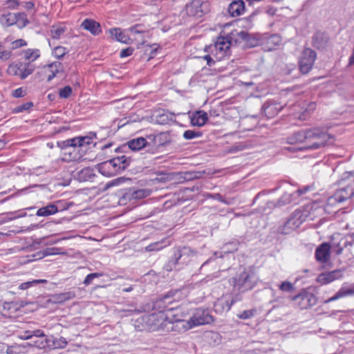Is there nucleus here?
I'll use <instances>...</instances> for the list:
<instances>
[{
  "label": "nucleus",
  "instance_id": "1",
  "mask_svg": "<svg viewBox=\"0 0 354 354\" xmlns=\"http://www.w3.org/2000/svg\"><path fill=\"white\" fill-rule=\"evenodd\" d=\"M230 283L233 286V291L236 292L232 297L230 304L226 302L225 305L222 300H218L215 304V311L222 312L225 310H230L233 304L242 299L241 294L251 290L255 286V282L248 272L243 271L239 275L230 279Z\"/></svg>",
  "mask_w": 354,
  "mask_h": 354
},
{
  "label": "nucleus",
  "instance_id": "2",
  "mask_svg": "<svg viewBox=\"0 0 354 354\" xmlns=\"http://www.w3.org/2000/svg\"><path fill=\"white\" fill-rule=\"evenodd\" d=\"M180 293L178 290L169 291L153 302L152 309L161 314L166 312V315L181 312V308L178 306H174L179 299L178 295Z\"/></svg>",
  "mask_w": 354,
  "mask_h": 354
},
{
  "label": "nucleus",
  "instance_id": "3",
  "mask_svg": "<svg viewBox=\"0 0 354 354\" xmlns=\"http://www.w3.org/2000/svg\"><path fill=\"white\" fill-rule=\"evenodd\" d=\"M310 215L309 205H306L301 208L296 209L286 221V222L280 226L277 231L281 234H289L295 229L299 227Z\"/></svg>",
  "mask_w": 354,
  "mask_h": 354
},
{
  "label": "nucleus",
  "instance_id": "4",
  "mask_svg": "<svg viewBox=\"0 0 354 354\" xmlns=\"http://www.w3.org/2000/svg\"><path fill=\"white\" fill-rule=\"evenodd\" d=\"M234 33L231 32L226 37H218L214 45L209 46V51L217 60H221L229 56L230 46L233 44Z\"/></svg>",
  "mask_w": 354,
  "mask_h": 354
},
{
  "label": "nucleus",
  "instance_id": "5",
  "mask_svg": "<svg viewBox=\"0 0 354 354\" xmlns=\"http://www.w3.org/2000/svg\"><path fill=\"white\" fill-rule=\"evenodd\" d=\"M170 318V315H164L161 313H151L145 315L141 317L142 323L145 325V329L150 331L163 330L167 324V319Z\"/></svg>",
  "mask_w": 354,
  "mask_h": 354
},
{
  "label": "nucleus",
  "instance_id": "6",
  "mask_svg": "<svg viewBox=\"0 0 354 354\" xmlns=\"http://www.w3.org/2000/svg\"><path fill=\"white\" fill-rule=\"evenodd\" d=\"M35 69V66L30 62L13 63L8 66L7 73L10 75L19 76L24 80L31 75Z\"/></svg>",
  "mask_w": 354,
  "mask_h": 354
},
{
  "label": "nucleus",
  "instance_id": "7",
  "mask_svg": "<svg viewBox=\"0 0 354 354\" xmlns=\"http://www.w3.org/2000/svg\"><path fill=\"white\" fill-rule=\"evenodd\" d=\"M183 318L182 311L170 315V318L167 319L165 326V330L181 333L191 328L192 326L188 322L185 323Z\"/></svg>",
  "mask_w": 354,
  "mask_h": 354
},
{
  "label": "nucleus",
  "instance_id": "8",
  "mask_svg": "<svg viewBox=\"0 0 354 354\" xmlns=\"http://www.w3.org/2000/svg\"><path fill=\"white\" fill-rule=\"evenodd\" d=\"M185 10L188 15L201 17L210 10V4L206 0H192L185 6Z\"/></svg>",
  "mask_w": 354,
  "mask_h": 354
},
{
  "label": "nucleus",
  "instance_id": "9",
  "mask_svg": "<svg viewBox=\"0 0 354 354\" xmlns=\"http://www.w3.org/2000/svg\"><path fill=\"white\" fill-rule=\"evenodd\" d=\"M330 249L337 255L340 254L343 251V248L340 247L339 243H333L330 245L329 243H323L315 251V259L317 261L321 263H326L329 261Z\"/></svg>",
  "mask_w": 354,
  "mask_h": 354
},
{
  "label": "nucleus",
  "instance_id": "10",
  "mask_svg": "<svg viewBox=\"0 0 354 354\" xmlns=\"http://www.w3.org/2000/svg\"><path fill=\"white\" fill-rule=\"evenodd\" d=\"M351 182L347 183L346 185L341 187L335 193L330 196L328 199V203L330 205H334L336 203H342L346 199L354 196V192L353 185L354 180H351Z\"/></svg>",
  "mask_w": 354,
  "mask_h": 354
},
{
  "label": "nucleus",
  "instance_id": "11",
  "mask_svg": "<svg viewBox=\"0 0 354 354\" xmlns=\"http://www.w3.org/2000/svg\"><path fill=\"white\" fill-rule=\"evenodd\" d=\"M331 138L330 136L324 129H311V149L324 147Z\"/></svg>",
  "mask_w": 354,
  "mask_h": 354
},
{
  "label": "nucleus",
  "instance_id": "12",
  "mask_svg": "<svg viewBox=\"0 0 354 354\" xmlns=\"http://www.w3.org/2000/svg\"><path fill=\"white\" fill-rule=\"evenodd\" d=\"M213 317L207 309L198 308L187 322L192 328L200 325L209 324L213 322Z\"/></svg>",
  "mask_w": 354,
  "mask_h": 354
},
{
  "label": "nucleus",
  "instance_id": "13",
  "mask_svg": "<svg viewBox=\"0 0 354 354\" xmlns=\"http://www.w3.org/2000/svg\"><path fill=\"white\" fill-rule=\"evenodd\" d=\"M196 250L188 246L179 247L174 252L176 259L178 260L182 268L184 266L187 265L192 259L196 255Z\"/></svg>",
  "mask_w": 354,
  "mask_h": 354
},
{
  "label": "nucleus",
  "instance_id": "14",
  "mask_svg": "<svg viewBox=\"0 0 354 354\" xmlns=\"http://www.w3.org/2000/svg\"><path fill=\"white\" fill-rule=\"evenodd\" d=\"M344 269H337L330 272L321 273L317 278V281L321 285H326L334 281L343 278Z\"/></svg>",
  "mask_w": 354,
  "mask_h": 354
},
{
  "label": "nucleus",
  "instance_id": "15",
  "mask_svg": "<svg viewBox=\"0 0 354 354\" xmlns=\"http://www.w3.org/2000/svg\"><path fill=\"white\" fill-rule=\"evenodd\" d=\"M149 145L147 140L142 137L132 139L127 142V144L122 147H117L115 149V152L124 151L126 149L132 151H139Z\"/></svg>",
  "mask_w": 354,
  "mask_h": 354
},
{
  "label": "nucleus",
  "instance_id": "16",
  "mask_svg": "<svg viewBox=\"0 0 354 354\" xmlns=\"http://www.w3.org/2000/svg\"><path fill=\"white\" fill-rule=\"evenodd\" d=\"M111 164V167L115 174H120L121 171L125 170L131 162V157H127L124 155L117 156L109 160Z\"/></svg>",
  "mask_w": 354,
  "mask_h": 354
},
{
  "label": "nucleus",
  "instance_id": "17",
  "mask_svg": "<svg viewBox=\"0 0 354 354\" xmlns=\"http://www.w3.org/2000/svg\"><path fill=\"white\" fill-rule=\"evenodd\" d=\"M147 138L158 147L165 146L171 142V136L169 132H160L156 135H149Z\"/></svg>",
  "mask_w": 354,
  "mask_h": 354
},
{
  "label": "nucleus",
  "instance_id": "18",
  "mask_svg": "<svg viewBox=\"0 0 354 354\" xmlns=\"http://www.w3.org/2000/svg\"><path fill=\"white\" fill-rule=\"evenodd\" d=\"M308 189H309V187L308 186H306L303 189H297L293 194L285 193L278 200L277 203L276 205L278 206V207H281V206L285 205L286 204L292 203V202H294L293 198H295V196H299L300 195L306 193L308 191Z\"/></svg>",
  "mask_w": 354,
  "mask_h": 354
},
{
  "label": "nucleus",
  "instance_id": "19",
  "mask_svg": "<svg viewBox=\"0 0 354 354\" xmlns=\"http://www.w3.org/2000/svg\"><path fill=\"white\" fill-rule=\"evenodd\" d=\"M354 295V283L351 285H347V283H344L340 289L333 295L332 297L329 298L326 302H331L336 301L339 299L346 297L348 296H351Z\"/></svg>",
  "mask_w": 354,
  "mask_h": 354
},
{
  "label": "nucleus",
  "instance_id": "20",
  "mask_svg": "<svg viewBox=\"0 0 354 354\" xmlns=\"http://www.w3.org/2000/svg\"><path fill=\"white\" fill-rule=\"evenodd\" d=\"M81 27L89 31L93 35H99L102 32L100 24L93 19H84L81 24Z\"/></svg>",
  "mask_w": 354,
  "mask_h": 354
},
{
  "label": "nucleus",
  "instance_id": "21",
  "mask_svg": "<svg viewBox=\"0 0 354 354\" xmlns=\"http://www.w3.org/2000/svg\"><path fill=\"white\" fill-rule=\"evenodd\" d=\"M299 67L303 74H307L310 71V50L306 48L299 61Z\"/></svg>",
  "mask_w": 354,
  "mask_h": 354
},
{
  "label": "nucleus",
  "instance_id": "22",
  "mask_svg": "<svg viewBox=\"0 0 354 354\" xmlns=\"http://www.w3.org/2000/svg\"><path fill=\"white\" fill-rule=\"evenodd\" d=\"M245 10V3L243 0H234L228 7V12L232 17L241 15Z\"/></svg>",
  "mask_w": 354,
  "mask_h": 354
},
{
  "label": "nucleus",
  "instance_id": "23",
  "mask_svg": "<svg viewBox=\"0 0 354 354\" xmlns=\"http://www.w3.org/2000/svg\"><path fill=\"white\" fill-rule=\"evenodd\" d=\"M208 120V115L204 111H196L191 117V124L193 126L202 127Z\"/></svg>",
  "mask_w": 354,
  "mask_h": 354
},
{
  "label": "nucleus",
  "instance_id": "24",
  "mask_svg": "<svg viewBox=\"0 0 354 354\" xmlns=\"http://www.w3.org/2000/svg\"><path fill=\"white\" fill-rule=\"evenodd\" d=\"M301 309H307L310 306V296L306 290L292 297Z\"/></svg>",
  "mask_w": 354,
  "mask_h": 354
},
{
  "label": "nucleus",
  "instance_id": "25",
  "mask_svg": "<svg viewBox=\"0 0 354 354\" xmlns=\"http://www.w3.org/2000/svg\"><path fill=\"white\" fill-rule=\"evenodd\" d=\"M96 133L91 131L85 136H77L74 138L75 147H83L91 144L93 139H96Z\"/></svg>",
  "mask_w": 354,
  "mask_h": 354
},
{
  "label": "nucleus",
  "instance_id": "26",
  "mask_svg": "<svg viewBox=\"0 0 354 354\" xmlns=\"http://www.w3.org/2000/svg\"><path fill=\"white\" fill-rule=\"evenodd\" d=\"M48 75L47 82H50L59 72L62 71L63 66L59 62H54L47 66Z\"/></svg>",
  "mask_w": 354,
  "mask_h": 354
},
{
  "label": "nucleus",
  "instance_id": "27",
  "mask_svg": "<svg viewBox=\"0 0 354 354\" xmlns=\"http://www.w3.org/2000/svg\"><path fill=\"white\" fill-rule=\"evenodd\" d=\"M97 169L100 174L106 177H111L116 175L109 160L100 163L97 165Z\"/></svg>",
  "mask_w": 354,
  "mask_h": 354
},
{
  "label": "nucleus",
  "instance_id": "28",
  "mask_svg": "<svg viewBox=\"0 0 354 354\" xmlns=\"http://www.w3.org/2000/svg\"><path fill=\"white\" fill-rule=\"evenodd\" d=\"M109 32L113 38L116 41L124 44H129L131 40L129 37L125 35L120 28H111L109 29Z\"/></svg>",
  "mask_w": 354,
  "mask_h": 354
},
{
  "label": "nucleus",
  "instance_id": "29",
  "mask_svg": "<svg viewBox=\"0 0 354 354\" xmlns=\"http://www.w3.org/2000/svg\"><path fill=\"white\" fill-rule=\"evenodd\" d=\"M17 22V13L8 12L0 17V24L5 27L15 25Z\"/></svg>",
  "mask_w": 354,
  "mask_h": 354
},
{
  "label": "nucleus",
  "instance_id": "30",
  "mask_svg": "<svg viewBox=\"0 0 354 354\" xmlns=\"http://www.w3.org/2000/svg\"><path fill=\"white\" fill-rule=\"evenodd\" d=\"M95 176L94 170L90 167L84 168L77 173L80 181H92Z\"/></svg>",
  "mask_w": 354,
  "mask_h": 354
},
{
  "label": "nucleus",
  "instance_id": "31",
  "mask_svg": "<svg viewBox=\"0 0 354 354\" xmlns=\"http://www.w3.org/2000/svg\"><path fill=\"white\" fill-rule=\"evenodd\" d=\"M306 138L307 132L306 131H300L288 137L287 142L290 145H295L297 143L303 142Z\"/></svg>",
  "mask_w": 354,
  "mask_h": 354
},
{
  "label": "nucleus",
  "instance_id": "32",
  "mask_svg": "<svg viewBox=\"0 0 354 354\" xmlns=\"http://www.w3.org/2000/svg\"><path fill=\"white\" fill-rule=\"evenodd\" d=\"M57 213V208L54 207V205L52 203H48L46 206L42 207L39 208L37 212L36 215L37 216H44L46 217L50 215H53Z\"/></svg>",
  "mask_w": 354,
  "mask_h": 354
},
{
  "label": "nucleus",
  "instance_id": "33",
  "mask_svg": "<svg viewBox=\"0 0 354 354\" xmlns=\"http://www.w3.org/2000/svg\"><path fill=\"white\" fill-rule=\"evenodd\" d=\"M328 41V37L323 32H317L313 36V45L317 48H323Z\"/></svg>",
  "mask_w": 354,
  "mask_h": 354
},
{
  "label": "nucleus",
  "instance_id": "34",
  "mask_svg": "<svg viewBox=\"0 0 354 354\" xmlns=\"http://www.w3.org/2000/svg\"><path fill=\"white\" fill-rule=\"evenodd\" d=\"M182 268L179 265L178 260L176 259V257L173 254V256L170 258L168 262L164 266L163 269L167 272H171L173 270H179Z\"/></svg>",
  "mask_w": 354,
  "mask_h": 354
},
{
  "label": "nucleus",
  "instance_id": "35",
  "mask_svg": "<svg viewBox=\"0 0 354 354\" xmlns=\"http://www.w3.org/2000/svg\"><path fill=\"white\" fill-rule=\"evenodd\" d=\"M135 200L134 194H133V188L127 189L119 199L120 205H125L127 202Z\"/></svg>",
  "mask_w": 354,
  "mask_h": 354
},
{
  "label": "nucleus",
  "instance_id": "36",
  "mask_svg": "<svg viewBox=\"0 0 354 354\" xmlns=\"http://www.w3.org/2000/svg\"><path fill=\"white\" fill-rule=\"evenodd\" d=\"M40 56V51L39 49L28 48L24 50V57L27 60L33 62L39 58Z\"/></svg>",
  "mask_w": 354,
  "mask_h": 354
},
{
  "label": "nucleus",
  "instance_id": "37",
  "mask_svg": "<svg viewBox=\"0 0 354 354\" xmlns=\"http://www.w3.org/2000/svg\"><path fill=\"white\" fill-rule=\"evenodd\" d=\"M173 115L171 113L168 111L160 113L156 116V122L160 124H166L172 120Z\"/></svg>",
  "mask_w": 354,
  "mask_h": 354
},
{
  "label": "nucleus",
  "instance_id": "38",
  "mask_svg": "<svg viewBox=\"0 0 354 354\" xmlns=\"http://www.w3.org/2000/svg\"><path fill=\"white\" fill-rule=\"evenodd\" d=\"M43 256L42 257H46L50 255H57V254H66V252L59 248H46L42 251Z\"/></svg>",
  "mask_w": 354,
  "mask_h": 354
},
{
  "label": "nucleus",
  "instance_id": "39",
  "mask_svg": "<svg viewBox=\"0 0 354 354\" xmlns=\"http://www.w3.org/2000/svg\"><path fill=\"white\" fill-rule=\"evenodd\" d=\"M203 196L206 198H212V199L217 200V201H218L224 204H226V205H231L233 203V199L226 200L221 196V194H220L218 193H216V194L206 193Z\"/></svg>",
  "mask_w": 354,
  "mask_h": 354
},
{
  "label": "nucleus",
  "instance_id": "40",
  "mask_svg": "<svg viewBox=\"0 0 354 354\" xmlns=\"http://www.w3.org/2000/svg\"><path fill=\"white\" fill-rule=\"evenodd\" d=\"M34 104L32 102H28L21 105L17 106L12 109V113H19L25 111H28L33 107Z\"/></svg>",
  "mask_w": 354,
  "mask_h": 354
},
{
  "label": "nucleus",
  "instance_id": "41",
  "mask_svg": "<svg viewBox=\"0 0 354 354\" xmlns=\"http://www.w3.org/2000/svg\"><path fill=\"white\" fill-rule=\"evenodd\" d=\"M17 22L15 24H17L19 28H23L29 24L27 15L24 12L17 13Z\"/></svg>",
  "mask_w": 354,
  "mask_h": 354
},
{
  "label": "nucleus",
  "instance_id": "42",
  "mask_svg": "<svg viewBox=\"0 0 354 354\" xmlns=\"http://www.w3.org/2000/svg\"><path fill=\"white\" fill-rule=\"evenodd\" d=\"M203 136V133L200 131L196 130H186L183 133V138L185 140H192L196 138H200Z\"/></svg>",
  "mask_w": 354,
  "mask_h": 354
},
{
  "label": "nucleus",
  "instance_id": "43",
  "mask_svg": "<svg viewBox=\"0 0 354 354\" xmlns=\"http://www.w3.org/2000/svg\"><path fill=\"white\" fill-rule=\"evenodd\" d=\"M57 145L61 149H66L68 147H75L74 138L62 140L57 142Z\"/></svg>",
  "mask_w": 354,
  "mask_h": 354
},
{
  "label": "nucleus",
  "instance_id": "44",
  "mask_svg": "<svg viewBox=\"0 0 354 354\" xmlns=\"http://www.w3.org/2000/svg\"><path fill=\"white\" fill-rule=\"evenodd\" d=\"M133 194H134L135 200L142 199L149 196V191L145 189H134L133 188Z\"/></svg>",
  "mask_w": 354,
  "mask_h": 354
},
{
  "label": "nucleus",
  "instance_id": "45",
  "mask_svg": "<svg viewBox=\"0 0 354 354\" xmlns=\"http://www.w3.org/2000/svg\"><path fill=\"white\" fill-rule=\"evenodd\" d=\"M53 204L54 205V207L57 208V212L68 209L71 205V203L64 201H56L53 203Z\"/></svg>",
  "mask_w": 354,
  "mask_h": 354
},
{
  "label": "nucleus",
  "instance_id": "46",
  "mask_svg": "<svg viewBox=\"0 0 354 354\" xmlns=\"http://www.w3.org/2000/svg\"><path fill=\"white\" fill-rule=\"evenodd\" d=\"M68 53L67 49L64 46H57L53 50V55L57 59H62Z\"/></svg>",
  "mask_w": 354,
  "mask_h": 354
},
{
  "label": "nucleus",
  "instance_id": "47",
  "mask_svg": "<svg viewBox=\"0 0 354 354\" xmlns=\"http://www.w3.org/2000/svg\"><path fill=\"white\" fill-rule=\"evenodd\" d=\"M234 33V35L233 36V42L235 44L238 42V39H241L242 40L246 41L248 39L249 34L243 30L241 31H232Z\"/></svg>",
  "mask_w": 354,
  "mask_h": 354
},
{
  "label": "nucleus",
  "instance_id": "48",
  "mask_svg": "<svg viewBox=\"0 0 354 354\" xmlns=\"http://www.w3.org/2000/svg\"><path fill=\"white\" fill-rule=\"evenodd\" d=\"M73 90L70 86H66L59 90V96L60 98L66 99L72 94Z\"/></svg>",
  "mask_w": 354,
  "mask_h": 354
},
{
  "label": "nucleus",
  "instance_id": "49",
  "mask_svg": "<svg viewBox=\"0 0 354 354\" xmlns=\"http://www.w3.org/2000/svg\"><path fill=\"white\" fill-rule=\"evenodd\" d=\"M164 247L165 245H163L162 242H155L147 245L145 248V250L147 252L158 251L162 249Z\"/></svg>",
  "mask_w": 354,
  "mask_h": 354
},
{
  "label": "nucleus",
  "instance_id": "50",
  "mask_svg": "<svg viewBox=\"0 0 354 354\" xmlns=\"http://www.w3.org/2000/svg\"><path fill=\"white\" fill-rule=\"evenodd\" d=\"M53 345L56 348H63L66 346L67 341L64 337H59L53 340Z\"/></svg>",
  "mask_w": 354,
  "mask_h": 354
},
{
  "label": "nucleus",
  "instance_id": "51",
  "mask_svg": "<svg viewBox=\"0 0 354 354\" xmlns=\"http://www.w3.org/2000/svg\"><path fill=\"white\" fill-rule=\"evenodd\" d=\"M279 289L281 291L291 292L294 290V286L290 281H285L280 284Z\"/></svg>",
  "mask_w": 354,
  "mask_h": 354
},
{
  "label": "nucleus",
  "instance_id": "52",
  "mask_svg": "<svg viewBox=\"0 0 354 354\" xmlns=\"http://www.w3.org/2000/svg\"><path fill=\"white\" fill-rule=\"evenodd\" d=\"M102 275V274L101 273L97 272L91 273L86 277L83 283L85 286H88L93 282L94 279L97 278Z\"/></svg>",
  "mask_w": 354,
  "mask_h": 354
},
{
  "label": "nucleus",
  "instance_id": "53",
  "mask_svg": "<svg viewBox=\"0 0 354 354\" xmlns=\"http://www.w3.org/2000/svg\"><path fill=\"white\" fill-rule=\"evenodd\" d=\"M201 176L198 172L187 171L183 173V178L185 180H192L198 178Z\"/></svg>",
  "mask_w": 354,
  "mask_h": 354
},
{
  "label": "nucleus",
  "instance_id": "54",
  "mask_svg": "<svg viewBox=\"0 0 354 354\" xmlns=\"http://www.w3.org/2000/svg\"><path fill=\"white\" fill-rule=\"evenodd\" d=\"M255 313V310H246L239 314L237 316L239 318L242 319H248L252 317H254Z\"/></svg>",
  "mask_w": 354,
  "mask_h": 354
},
{
  "label": "nucleus",
  "instance_id": "55",
  "mask_svg": "<svg viewBox=\"0 0 354 354\" xmlns=\"http://www.w3.org/2000/svg\"><path fill=\"white\" fill-rule=\"evenodd\" d=\"M75 294L74 292H67L59 295V299H60L61 301H64L66 300L72 299L75 298Z\"/></svg>",
  "mask_w": 354,
  "mask_h": 354
},
{
  "label": "nucleus",
  "instance_id": "56",
  "mask_svg": "<svg viewBox=\"0 0 354 354\" xmlns=\"http://www.w3.org/2000/svg\"><path fill=\"white\" fill-rule=\"evenodd\" d=\"M272 109H273L272 106H271L270 104H268V103H265L262 106L261 110H262L263 113H264L266 117L270 118L272 115L269 110Z\"/></svg>",
  "mask_w": 354,
  "mask_h": 354
},
{
  "label": "nucleus",
  "instance_id": "57",
  "mask_svg": "<svg viewBox=\"0 0 354 354\" xmlns=\"http://www.w3.org/2000/svg\"><path fill=\"white\" fill-rule=\"evenodd\" d=\"M64 30L63 28H57L51 30V35L53 39H58L62 34H63Z\"/></svg>",
  "mask_w": 354,
  "mask_h": 354
},
{
  "label": "nucleus",
  "instance_id": "58",
  "mask_svg": "<svg viewBox=\"0 0 354 354\" xmlns=\"http://www.w3.org/2000/svg\"><path fill=\"white\" fill-rule=\"evenodd\" d=\"M133 52V48L131 47H129L124 49H122L120 53V57L121 58L127 57L132 55Z\"/></svg>",
  "mask_w": 354,
  "mask_h": 354
},
{
  "label": "nucleus",
  "instance_id": "59",
  "mask_svg": "<svg viewBox=\"0 0 354 354\" xmlns=\"http://www.w3.org/2000/svg\"><path fill=\"white\" fill-rule=\"evenodd\" d=\"M26 95L23 88H18L12 92V96L16 98L22 97Z\"/></svg>",
  "mask_w": 354,
  "mask_h": 354
},
{
  "label": "nucleus",
  "instance_id": "60",
  "mask_svg": "<svg viewBox=\"0 0 354 354\" xmlns=\"http://www.w3.org/2000/svg\"><path fill=\"white\" fill-rule=\"evenodd\" d=\"M281 42V38L278 35H272L268 39V44H274V45H279Z\"/></svg>",
  "mask_w": 354,
  "mask_h": 354
},
{
  "label": "nucleus",
  "instance_id": "61",
  "mask_svg": "<svg viewBox=\"0 0 354 354\" xmlns=\"http://www.w3.org/2000/svg\"><path fill=\"white\" fill-rule=\"evenodd\" d=\"M128 30L132 34H139L144 32V30L141 29V26L139 24L135 25L133 26L130 27Z\"/></svg>",
  "mask_w": 354,
  "mask_h": 354
},
{
  "label": "nucleus",
  "instance_id": "62",
  "mask_svg": "<svg viewBox=\"0 0 354 354\" xmlns=\"http://www.w3.org/2000/svg\"><path fill=\"white\" fill-rule=\"evenodd\" d=\"M13 48L23 47L27 45V42L23 39H19L12 42Z\"/></svg>",
  "mask_w": 354,
  "mask_h": 354
},
{
  "label": "nucleus",
  "instance_id": "63",
  "mask_svg": "<svg viewBox=\"0 0 354 354\" xmlns=\"http://www.w3.org/2000/svg\"><path fill=\"white\" fill-rule=\"evenodd\" d=\"M11 56V51L10 50H3L0 51V59L1 60H8Z\"/></svg>",
  "mask_w": 354,
  "mask_h": 354
},
{
  "label": "nucleus",
  "instance_id": "64",
  "mask_svg": "<svg viewBox=\"0 0 354 354\" xmlns=\"http://www.w3.org/2000/svg\"><path fill=\"white\" fill-rule=\"evenodd\" d=\"M292 146L291 147H286L285 148V149L292 152V153H295V152H297L299 151H302V150H304V149H307L308 147H296V146H294V145H292Z\"/></svg>",
  "mask_w": 354,
  "mask_h": 354
}]
</instances>
